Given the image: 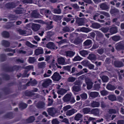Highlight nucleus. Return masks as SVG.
<instances>
[{
    "instance_id": "obj_1",
    "label": "nucleus",
    "mask_w": 124,
    "mask_h": 124,
    "mask_svg": "<svg viewBox=\"0 0 124 124\" xmlns=\"http://www.w3.org/2000/svg\"><path fill=\"white\" fill-rule=\"evenodd\" d=\"M72 96V94L71 93H67L64 96L63 100L65 102H69L71 103H74L76 101L74 98Z\"/></svg>"
},
{
    "instance_id": "obj_2",
    "label": "nucleus",
    "mask_w": 124,
    "mask_h": 124,
    "mask_svg": "<svg viewBox=\"0 0 124 124\" xmlns=\"http://www.w3.org/2000/svg\"><path fill=\"white\" fill-rule=\"evenodd\" d=\"M47 111L49 114L53 117L56 116V114L57 113L56 110L54 108L52 107L48 109Z\"/></svg>"
},
{
    "instance_id": "obj_3",
    "label": "nucleus",
    "mask_w": 124,
    "mask_h": 124,
    "mask_svg": "<svg viewBox=\"0 0 124 124\" xmlns=\"http://www.w3.org/2000/svg\"><path fill=\"white\" fill-rule=\"evenodd\" d=\"M43 82L42 84V86L45 88L47 87L48 86L51 84L52 81L50 79H47L43 80Z\"/></svg>"
},
{
    "instance_id": "obj_4",
    "label": "nucleus",
    "mask_w": 124,
    "mask_h": 124,
    "mask_svg": "<svg viewBox=\"0 0 124 124\" xmlns=\"http://www.w3.org/2000/svg\"><path fill=\"white\" fill-rule=\"evenodd\" d=\"M51 77L54 81H59L61 78V76L59 73L56 72L54 73Z\"/></svg>"
},
{
    "instance_id": "obj_5",
    "label": "nucleus",
    "mask_w": 124,
    "mask_h": 124,
    "mask_svg": "<svg viewBox=\"0 0 124 124\" xmlns=\"http://www.w3.org/2000/svg\"><path fill=\"white\" fill-rule=\"evenodd\" d=\"M116 50H119L121 49H124V44L122 42H120L116 44L115 45Z\"/></svg>"
},
{
    "instance_id": "obj_6",
    "label": "nucleus",
    "mask_w": 124,
    "mask_h": 124,
    "mask_svg": "<svg viewBox=\"0 0 124 124\" xmlns=\"http://www.w3.org/2000/svg\"><path fill=\"white\" fill-rule=\"evenodd\" d=\"M65 55L66 57L71 58L75 54V53L73 51H65Z\"/></svg>"
},
{
    "instance_id": "obj_7",
    "label": "nucleus",
    "mask_w": 124,
    "mask_h": 124,
    "mask_svg": "<svg viewBox=\"0 0 124 124\" xmlns=\"http://www.w3.org/2000/svg\"><path fill=\"white\" fill-rule=\"evenodd\" d=\"M47 47L50 49H57V47L52 42H49L46 44Z\"/></svg>"
},
{
    "instance_id": "obj_8",
    "label": "nucleus",
    "mask_w": 124,
    "mask_h": 124,
    "mask_svg": "<svg viewBox=\"0 0 124 124\" xmlns=\"http://www.w3.org/2000/svg\"><path fill=\"white\" fill-rule=\"evenodd\" d=\"M77 112V110L74 108L68 111L66 113V116H72Z\"/></svg>"
},
{
    "instance_id": "obj_9",
    "label": "nucleus",
    "mask_w": 124,
    "mask_h": 124,
    "mask_svg": "<svg viewBox=\"0 0 124 124\" xmlns=\"http://www.w3.org/2000/svg\"><path fill=\"white\" fill-rule=\"evenodd\" d=\"M85 82L87 85V89H91L93 86V83L89 79H87L85 80Z\"/></svg>"
},
{
    "instance_id": "obj_10",
    "label": "nucleus",
    "mask_w": 124,
    "mask_h": 124,
    "mask_svg": "<svg viewBox=\"0 0 124 124\" xmlns=\"http://www.w3.org/2000/svg\"><path fill=\"white\" fill-rule=\"evenodd\" d=\"M87 58L92 62L96 61L97 59V56L93 54H90L87 57Z\"/></svg>"
},
{
    "instance_id": "obj_11",
    "label": "nucleus",
    "mask_w": 124,
    "mask_h": 124,
    "mask_svg": "<svg viewBox=\"0 0 124 124\" xmlns=\"http://www.w3.org/2000/svg\"><path fill=\"white\" fill-rule=\"evenodd\" d=\"M91 112L92 114L94 115L97 116L99 114L100 110L98 108H93L91 110Z\"/></svg>"
},
{
    "instance_id": "obj_12",
    "label": "nucleus",
    "mask_w": 124,
    "mask_h": 124,
    "mask_svg": "<svg viewBox=\"0 0 124 124\" xmlns=\"http://www.w3.org/2000/svg\"><path fill=\"white\" fill-rule=\"evenodd\" d=\"M88 94L90 97L93 98H95L99 95V93L97 92H89Z\"/></svg>"
},
{
    "instance_id": "obj_13",
    "label": "nucleus",
    "mask_w": 124,
    "mask_h": 124,
    "mask_svg": "<svg viewBox=\"0 0 124 124\" xmlns=\"http://www.w3.org/2000/svg\"><path fill=\"white\" fill-rule=\"evenodd\" d=\"M100 7L103 10H106L109 8V7L107 5L106 2L101 3L100 5Z\"/></svg>"
},
{
    "instance_id": "obj_14",
    "label": "nucleus",
    "mask_w": 124,
    "mask_h": 124,
    "mask_svg": "<svg viewBox=\"0 0 124 124\" xmlns=\"http://www.w3.org/2000/svg\"><path fill=\"white\" fill-rule=\"evenodd\" d=\"M118 31L117 27L116 26L111 28L109 30V32L111 34L116 33Z\"/></svg>"
},
{
    "instance_id": "obj_15",
    "label": "nucleus",
    "mask_w": 124,
    "mask_h": 124,
    "mask_svg": "<svg viewBox=\"0 0 124 124\" xmlns=\"http://www.w3.org/2000/svg\"><path fill=\"white\" fill-rule=\"evenodd\" d=\"M53 23L52 21L48 22L46 23L47 25L46 27V30H48L52 29L53 28V26L52 24Z\"/></svg>"
},
{
    "instance_id": "obj_16",
    "label": "nucleus",
    "mask_w": 124,
    "mask_h": 124,
    "mask_svg": "<svg viewBox=\"0 0 124 124\" xmlns=\"http://www.w3.org/2000/svg\"><path fill=\"white\" fill-rule=\"evenodd\" d=\"M110 11V13L111 14H115L118 13L119 11L116 8L112 6Z\"/></svg>"
},
{
    "instance_id": "obj_17",
    "label": "nucleus",
    "mask_w": 124,
    "mask_h": 124,
    "mask_svg": "<svg viewBox=\"0 0 124 124\" xmlns=\"http://www.w3.org/2000/svg\"><path fill=\"white\" fill-rule=\"evenodd\" d=\"M83 115L80 113H78L76 114L74 118L75 120L77 121H78L82 119Z\"/></svg>"
},
{
    "instance_id": "obj_18",
    "label": "nucleus",
    "mask_w": 124,
    "mask_h": 124,
    "mask_svg": "<svg viewBox=\"0 0 124 124\" xmlns=\"http://www.w3.org/2000/svg\"><path fill=\"white\" fill-rule=\"evenodd\" d=\"M79 53L83 57H85L86 55L88 54L89 52L88 51L83 50L80 51Z\"/></svg>"
},
{
    "instance_id": "obj_19",
    "label": "nucleus",
    "mask_w": 124,
    "mask_h": 124,
    "mask_svg": "<svg viewBox=\"0 0 124 124\" xmlns=\"http://www.w3.org/2000/svg\"><path fill=\"white\" fill-rule=\"evenodd\" d=\"M106 88L108 90L113 91L117 87L110 84H108Z\"/></svg>"
},
{
    "instance_id": "obj_20",
    "label": "nucleus",
    "mask_w": 124,
    "mask_h": 124,
    "mask_svg": "<svg viewBox=\"0 0 124 124\" xmlns=\"http://www.w3.org/2000/svg\"><path fill=\"white\" fill-rule=\"evenodd\" d=\"M91 106L92 108L98 107L100 105V103L98 102L93 101L91 103Z\"/></svg>"
},
{
    "instance_id": "obj_21",
    "label": "nucleus",
    "mask_w": 124,
    "mask_h": 124,
    "mask_svg": "<svg viewBox=\"0 0 124 124\" xmlns=\"http://www.w3.org/2000/svg\"><path fill=\"white\" fill-rule=\"evenodd\" d=\"M91 27L94 28L98 29L101 27V26L99 23H94L92 24Z\"/></svg>"
},
{
    "instance_id": "obj_22",
    "label": "nucleus",
    "mask_w": 124,
    "mask_h": 124,
    "mask_svg": "<svg viewBox=\"0 0 124 124\" xmlns=\"http://www.w3.org/2000/svg\"><path fill=\"white\" fill-rule=\"evenodd\" d=\"M67 92V90L65 89L61 88L59 89L57 91V93L59 94L63 95Z\"/></svg>"
},
{
    "instance_id": "obj_23",
    "label": "nucleus",
    "mask_w": 124,
    "mask_h": 124,
    "mask_svg": "<svg viewBox=\"0 0 124 124\" xmlns=\"http://www.w3.org/2000/svg\"><path fill=\"white\" fill-rule=\"evenodd\" d=\"M81 39L79 38L75 39L74 41V43L75 45H78L80 44L82 42Z\"/></svg>"
},
{
    "instance_id": "obj_24",
    "label": "nucleus",
    "mask_w": 124,
    "mask_h": 124,
    "mask_svg": "<svg viewBox=\"0 0 124 124\" xmlns=\"http://www.w3.org/2000/svg\"><path fill=\"white\" fill-rule=\"evenodd\" d=\"M115 66L117 67H120L123 66V64L122 62L116 61L114 62Z\"/></svg>"
},
{
    "instance_id": "obj_25",
    "label": "nucleus",
    "mask_w": 124,
    "mask_h": 124,
    "mask_svg": "<svg viewBox=\"0 0 124 124\" xmlns=\"http://www.w3.org/2000/svg\"><path fill=\"white\" fill-rule=\"evenodd\" d=\"M92 43V41L90 39H87L83 43L84 46H87L90 45Z\"/></svg>"
},
{
    "instance_id": "obj_26",
    "label": "nucleus",
    "mask_w": 124,
    "mask_h": 124,
    "mask_svg": "<svg viewBox=\"0 0 124 124\" xmlns=\"http://www.w3.org/2000/svg\"><path fill=\"white\" fill-rule=\"evenodd\" d=\"M76 22L78 24L79 26H81L83 25V22L81 20L80 18H76Z\"/></svg>"
},
{
    "instance_id": "obj_27",
    "label": "nucleus",
    "mask_w": 124,
    "mask_h": 124,
    "mask_svg": "<svg viewBox=\"0 0 124 124\" xmlns=\"http://www.w3.org/2000/svg\"><path fill=\"white\" fill-rule=\"evenodd\" d=\"M2 45L5 47H8L9 46L10 43L7 41L3 40L1 42Z\"/></svg>"
},
{
    "instance_id": "obj_28",
    "label": "nucleus",
    "mask_w": 124,
    "mask_h": 124,
    "mask_svg": "<svg viewBox=\"0 0 124 124\" xmlns=\"http://www.w3.org/2000/svg\"><path fill=\"white\" fill-rule=\"evenodd\" d=\"M109 99L112 101H114L116 100V98L115 95H110L108 96Z\"/></svg>"
},
{
    "instance_id": "obj_29",
    "label": "nucleus",
    "mask_w": 124,
    "mask_h": 124,
    "mask_svg": "<svg viewBox=\"0 0 124 124\" xmlns=\"http://www.w3.org/2000/svg\"><path fill=\"white\" fill-rule=\"evenodd\" d=\"M80 30L81 31L86 33H88L91 31V29H90L84 27L81 28Z\"/></svg>"
},
{
    "instance_id": "obj_30",
    "label": "nucleus",
    "mask_w": 124,
    "mask_h": 124,
    "mask_svg": "<svg viewBox=\"0 0 124 124\" xmlns=\"http://www.w3.org/2000/svg\"><path fill=\"white\" fill-rule=\"evenodd\" d=\"M58 61L59 64L63 65L64 64L65 60L63 58L61 57L58 59Z\"/></svg>"
},
{
    "instance_id": "obj_31",
    "label": "nucleus",
    "mask_w": 124,
    "mask_h": 124,
    "mask_svg": "<svg viewBox=\"0 0 124 124\" xmlns=\"http://www.w3.org/2000/svg\"><path fill=\"white\" fill-rule=\"evenodd\" d=\"M37 84V82L35 80H34L31 81H30L27 84V85L28 86L30 85L31 86H34L36 85Z\"/></svg>"
},
{
    "instance_id": "obj_32",
    "label": "nucleus",
    "mask_w": 124,
    "mask_h": 124,
    "mask_svg": "<svg viewBox=\"0 0 124 124\" xmlns=\"http://www.w3.org/2000/svg\"><path fill=\"white\" fill-rule=\"evenodd\" d=\"M6 6L8 8H13L15 7V4L14 3H9L6 4Z\"/></svg>"
},
{
    "instance_id": "obj_33",
    "label": "nucleus",
    "mask_w": 124,
    "mask_h": 124,
    "mask_svg": "<svg viewBox=\"0 0 124 124\" xmlns=\"http://www.w3.org/2000/svg\"><path fill=\"white\" fill-rule=\"evenodd\" d=\"M91 110V109L89 108H84L82 109V111L84 114H87L89 113Z\"/></svg>"
},
{
    "instance_id": "obj_34",
    "label": "nucleus",
    "mask_w": 124,
    "mask_h": 124,
    "mask_svg": "<svg viewBox=\"0 0 124 124\" xmlns=\"http://www.w3.org/2000/svg\"><path fill=\"white\" fill-rule=\"evenodd\" d=\"M31 16L32 17L37 18L38 16L37 11L36 10H34L31 13Z\"/></svg>"
},
{
    "instance_id": "obj_35",
    "label": "nucleus",
    "mask_w": 124,
    "mask_h": 124,
    "mask_svg": "<svg viewBox=\"0 0 124 124\" xmlns=\"http://www.w3.org/2000/svg\"><path fill=\"white\" fill-rule=\"evenodd\" d=\"M101 78L104 82H107L109 80V78L108 77L106 76H103L102 77L100 76Z\"/></svg>"
},
{
    "instance_id": "obj_36",
    "label": "nucleus",
    "mask_w": 124,
    "mask_h": 124,
    "mask_svg": "<svg viewBox=\"0 0 124 124\" xmlns=\"http://www.w3.org/2000/svg\"><path fill=\"white\" fill-rule=\"evenodd\" d=\"M52 73V71L50 70H48L46 73H45L44 75V77L45 78L48 77L50 76V75Z\"/></svg>"
},
{
    "instance_id": "obj_37",
    "label": "nucleus",
    "mask_w": 124,
    "mask_h": 124,
    "mask_svg": "<svg viewBox=\"0 0 124 124\" xmlns=\"http://www.w3.org/2000/svg\"><path fill=\"white\" fill-rule=\"evenodd\" d=\"M73 90L76 92H78L81 90V89L79 85H74L73 87Z\"/></svg>"
},
{
    "instance_id": "obj_38",
    "label": "nucleus",
    "mask_w": 124,
    "mask_h": 124,
    "mask_svg": "<svg viewBox=\"0 0 124 124\" xmlns=\"http://www.w3.org/2000/svg\"><path fill=\"white\" fill-rule=\"evenodd\" d=\"M27 105L26 104L23 103H21L20 104L19 108L21 109H22L26 108L27 107Z\"/></svg>"
},
{
    "instance_id": "obj_39",
    "label": "nucleus",
    "mask_w": 124,
    "mask_h": 124,
    "mask_svg": "<svg viewBox=\"0 0 124 124\" xmlns=\"http://www.w3.org/2000/svg\"><path fill=\"white\" fill-rule=\"evenodd\" d=\"M24 12V9L22 8H20L16 10L15 12L17 14H21Z\"/></svg>"
},
{
    "instance_id": "obj_40",
    "label": "nucleus",
    "mask_w": 124,
    "mask_h": 124,
    "mask_svg": "<svg viewBox=\"0 0 124 124\" xmlns=\"http://www.w3.org/2000/svg\"><path fill=\"white\" fill-rule=\"evenodd\" d=\"M45 104L44 102H39V109H44Z\"/></svg>"
},
{
    "instance_id": "obj_41",
    "label": "nucleus",
    "mask_w": 124,
    "mask_h": 124,
    "mask_svg": "<svg viewBox=\"0 0 124 124\" xmlns=\"http://www.w3.org/2000/svg\"><path fill=\"white\" fill-rule=\"evenodd\" d=\"M100 30H101L104 33H105L107 32L109 30V28L108 27H102L100 29Z\"/></svg>"
},
{
    "instance_id": "obj_42",
    "label": "nucleus",
    "mask_w": 124,
    "mask_h": 124,
    "mask_svg": "<svg viewBox=\"0 0 124 124\" xmlns=\"http://www.w3.org/2000/svg\"><path fill=\"white\" fill-rule=\"evenodd\" d=\"M112 39L114 41H116L120 39V37L119 36H115L112 37Z\"/></svg>"
},
{
    "instance_id": "obj_43",
    "label": "nucleus",
    "mask_w": 124,
    "mask_h": 124,
    "mask_svg": "<svg viewBox=\"0 0 124 124\" xmlns=\"http://www.w3.org/2000/svg\"><path fill=\"white\" fill-rule=\"evenodd\" d=\"M35 118L33 116H31L27 120V122L28 123H31L33 122L35 120Z\"/></svg>"
},
{
    "instance_id": "obj_44",
    "label": "nucleus",
    "mask_w": 124,
    "mask_h": 124,
    "mask_svg": "<svg viewBox=\"0 0 124 124\" xmlns=\"http://www.w3.org/2000/svg\"><path fill=\"white\" fill-rule=\"evenodd\" d=\"M53 12L55 14H60L61 13V10L60 8L58 9H54L53 10Z\"/></svg>"
},
{
    "instance_id": "obj_45",
    "label": "nucleus",
    "mask_w": 124,
    "mask_h": 124,
    "mask_svg": "<svg viewBox=\"0 0 124 124\" xmlns=\"http://www.w3.org/2000/svg\"><path fill=\"white\" fill-rule=\"evenodd\" d=\"M98 12H99L100 14L104 15L107 17H110V15L107 12L102 11H98Z\"/></svg>"
},
{
    "instance_id": "obj_46",
    "label": "nucleus",
    "mask_w": 124,
    "mask_h": 124,
    "mask_svg": "<svg viewBox=\"0 0 124 124\" xmlns=\"http://www.w3.org/2000/svg\"><path fill=\"white\" fill-rule=\"evenodd\" d=\"M76 79V78L72 77H69L67 79V81L70 82H73Z\"/></svg>"
},
{
    "instance_id": "obj_47",
    "label": "nucleus",
    "mask_w": 124,
    "mask_h": 124,
    "mask_svg": "<svg viewBox=\"0 0 124 124\" xmlns=\"http://www.w3.org/2000/svg\"><path fill=\"white\" fill-rule=\"evenodd\" d=\"M62 30L65 32H69L70 31V29L69 27L67 26L64 27L62 29Z\"/></svg>"
},
{
    "instance_id": "obj_48",
    "label": "nucleus",
    "mask_w": 124,
    "mask_h": 124,
    "mask_svg": "<svg viewBox=\"0 0 124 124\" xmlns=\"http://www.w3.org/2000/svg\"><path fill=\"white\" fill-rule=\"evenodd\" d=\"M82 58L79 56H77L75 57L73 59V61H77L81 60L82 59Z\"/></svg>"
},
{
    "instance_id": "obj_49",
    "label": "nucleus",
    "mask_w": 124,
    "mask_h": 124,
    "mask_svg": "<svg viewBox=\"0 0 124 124\" xmlns=\"http://www.w3.org/2000/svg\"><path fill=\"white\" fill-rule=\"evenodd\" d=\"M100 84H96L94 85L93 86V88L94 90H99V88H100Z\"/></svg>"
},
{
    "instance_id": "obj_50",
    "label": "nucleus",
    "mask_w": 124,
    "mask_h": 124,
    "mask_svg": "<svg viewBox=\"0 0 124 124\" xmlns=\"http://www.w3.org/2000/svg\"><path fill=\"white\" fill-rule=\"evenodd\" d=\"M95 118L92 117H89L88 120V121H84L83 122L85 123H86V124H88L89 122H90L91 121L93 120H95Z\"/></svg>"
},
{
    "instance_id": "obj_51",
    "label": "nucleus",
    "mask_w": 124,
    "mask_h": 124,
    "mask_svg": "<svg viewBox=\"0 0 124 124\" xmlns=\"http://www.w3.org/2000/svg\"><path fill=\"white\" fill-rule=\"evenodd\" d=\"M18 31L19 34L21 35H24L26 33V31L21 29L18 30Z\"/></svg>"
},
{
    "instance_id": "obj_52",
    "label": "nucleus",
    "mask_w": 124,
    "mask_h": 124,
    "mask_svg": "<svg viewBox=\"0 0 124 124\" xmlns=\"http://www.w3.org/2000/svg\"><path fill=\"white\" fill-rule=\"evenodd\" d=\"M2 36L5 37H8L9 34L8 33L7 31H4L2 33Z\"/></svg>"
},
{
    "instance_id": "obj_53",
    "label": "nucleus",
    "mask_w": 124,
    "mask_h": 124,
    "mask_svg": "<svg viewBox=\"0 0 124 124\" xmlns=\"http://www.w3.org/2000/svg\"><path fill=\"white\" fill-rule=\"evenodd\" d=\"M108 112L109 114H115L116 113V111L115 109H109L108 110Z\"/></svg>"
},
{
    "instance_id": "obj_54",
    "label": "nucleus",
    "mask_w": 124,
    "mask_h": 124,
    "mask_svg": "<svg viewBox=\"0 0 124 124\" xmlns=\"http://www.w3.org/2000/svg\"><path fill=\"white\" fill-rule=\"evenodd\" d=\"M36 61L34 57H30L28 61L29 63H33Z\"/></svg>"
},
{
    "instance_id": "obj_55",
    "label": "nucleus",
    "mask_w": 124,
    "mask_h": 124,
    "mask_svg": "<svg viewBox=\"0 0 124 124\" xmlns=\"http://www.w3.org/2000/svg\"><path fill=\"white\" fill-rule=\"evenodd\" d=\"M81 63L84 66H88L89 64V62L87 60L83 61Z\"/></svg>"
},
{
    "instance_id": "obj_56",
    "label": "nucleus",
    "mask_w": 124,
    "mask_h": 124,
    "mask_svg": "<svg viewBox=\"0 0 124 124\" xmlns=\"http://www.w3.org/2000/svg\"><path fill=\"white\" fill-rule=\"evenodd\" d=\"M60 122L56 119H53L52 121V124H59Z\"/></svg>"
},
{
    "instance_id": "obj_57",
    "label": "nucleus",
    "mask_w": 124,
    "mask_h": 124,
    "mask_svg": "<svg viewBox=\"0 0 124 124\" xmlns=\"http://www.w3.org/2000/svg\"><path fill=\"white\" fill-rule=\"evenodd\" d=\"M97 36H98L99 37H103V34L100 32L98 31H95Z\"/></svg>"
},
{
    "instance_id": "obj_58",
    "label": "nucleus",
    "mask_w": 124,
    "mask_h": 124,
    "mask_svg": "<svg viewBox=\"0 0 124 124\" xmlns=\"http://www.w3.org/2000/svg\"><path fill=\"white\" fill-rule=\"evenodd\" d=\"M26 44L28 46L30 47H33L34 46L37 47V46L33 45L28 41H27L26 42Z\"/></svg>"
},
{
    "instance_id": "obj_59",
    "label": "nucleus",
    "mask_w": 124,
    "mask_h": 124,
    "mask_svg": "<svg viewBox=\"0 0 124 124\" xmlns=\"http://www.w3.org/2000/svg\"><path fill=\"white\" fill-rule=\"evenodd\" d=\"M71 108V106L70 105H67L64 106L63 108V110L64 111H66L67 110L70 109Z\"/></svg>"
},
{
    "instance_id": "obj_60",
    "label": "nucleus",
    "mask_w": 124,
    "mask_h": 124,
    "mask_svg": "<svg viewBox=\"0 0 124 124\" xmlns=\"http://www.w3.org/2000/svg\"><path fill=\"white\" fill-rule=\"evenodd\" d=\"M46 65L45 62H44L39 63V68H43L45 67Z\"/></svg>"
},
{
    "instance_id": "obj_61",
    "label": "nucleus",
    "mask_w": 124,
    "mask_h": 124,
    "mask_svg": "<svg viewBox=\"0 0 124 124\" xmlns=\"http://www.w3.org/2000/svg\"><path fill=\"white\" fill-rule=\"evenodd\" d=\"M80 96L82 99H86L87 98V94L85 93H83L80 95Z\"/></svg>"
},
{
    "instance_id": "obj_62",
    "label": "nucleus",
    "mask_w": 124,
    "mask_h": 124,
    "mask_svg": "<svg viewBox=\"0 0 124 124\" xmlns=\"http://www.w3.org/2000/svg\"><path fill=\"white\" fill-rule=\"evenodd\" d=\"M99 47V45L98 43H94V44L93 46L91 49L92 50L93 49H95L98 48Z\"/></svg>"
},
{
    "instance_id": "obj_63",
    "label": "nucleus",
    "mask_w": 124,
    "mask_h": 124,
    "mask_svg": "<svg viewBox=\"0 0 124 124\" xmlns=\"http://www.w3.org/2000/svg\"><path fill=\"white\" fill-rule=\"evenodd\" d=\"M63 67L64 69L67 70L69 72H70L71 71V66H63Z\"/></svg>"
},
{
    "instance_id": "obj_64",
    "label": "nucleus",
    "mask_w": 124,
    "mask_h": 124,
    "mask_svg": "<svg viewBox=\"0 0 124 124\" xmlns=\"http://www.w3.org/2000/svg\"><path fill=\"white\" fill-rule=\"evenodd\" d=\"M54 17L56 18V20H60L62 19L63 16H55Z\"/></svg>"
}]
</instances>
